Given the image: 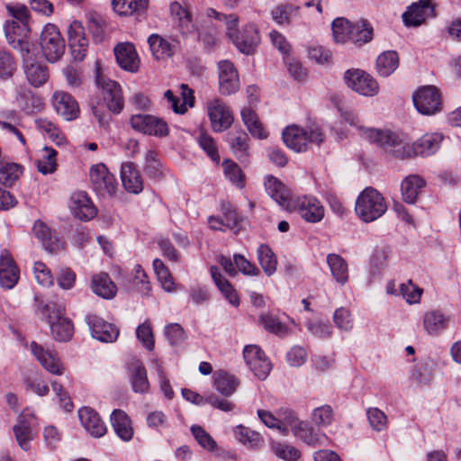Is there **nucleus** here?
<instances>
[{
  "label": "nucleus",
  "instance_id": "1",
  "mask_svg": "<svg viewBox=\"0 0 461 461\" xmlns=\"http://www.w3.org/2000/svg\"><path fill=\"white\" fill-rule=\"evenodd\" d=\"M442 140L441 133H427L410 146L390 131H376V145L384 152L399 158H409L411 155H432L439 149Z\"/></svg>",
  "mask_w": 461,
  "mask_h": 461
},
{
  "label": "nucleus",
  "instance_id": "2",
  "mask_svg": "<svg viewBox=\"0 0 461 461\" xmlns=\"http://www.w3.org/2000/svg\"><path fill=\"white\" fill-rule=\"evenodd\" d=\"M331 29L336 43L350 42L357 47H361L373 39L372 24L364 18L352 23L347 18L338 17L332 22Z\"/></svg>",
  "mask_w": 461,
  "mask_h": 461
},
{
  "label": "nucleus",
  "instance_id": "3",
  "mask_svg": "<svg viewBox=\"0 0 461 461\" xmlns=\"http://www.w3.org/2000/svg\"><path fill=\"white\" fill-rule=\"evenodd\" d=\"M39 312L46 318L50 326L53 338L58 341L69 340L74 333V326L68 318L64 317L65 306L57 302H43L38 304Z\"/></svg>",
  "mask_w": 461,
  "mask_h": 461
},
{
  "label": "nucleus",
  "instance_id": "4",
  "mask_svg": "<svg viewBox=\"0 0 461 461\" xmlns=\"http://www.w3.org/2000/svg\"><path fill=\"white\" fill-rule=\"evenodd\" d=\"M282 137L285 144L296 152L306 151L309 143L320 145L323 141V133L319 127L305 130L295 124L287 126Z\"/></svg>",
  "mask_w": 461,
  "mask_h": 461
},
{
  "label": "nucleus",
  "instance_id": "5",
  "mask_svg": "<svg viewBox=\"0 0 461 461\" xmlns=\"http://www.w3.org/2000/svg\"><path fill=\"white\" fill-rule=\"evenodd\" d=\"M89 176L91 186L98 196L106 198L116 194L118 187L116 178L104 164L99 163L92 166Z\"/></svg>",
  "mask_w": 461,
  "mask_h": 461
},
{
  "label": "nucleus",
  "instance_id": "6",
  "mask_svg": "<svg viewBox=\"0 0 461 461\" xmlns=\"http://www.w3.org/2000/svg\"><path fill=\"white\" fill-rule=\"evenodd\" d=\"M412 102L416 110L423 115H434L442 109L440 92L434 86L418 88L412 95Z\"/></svg>",
  "mask_w": 461,
  "mask_h": 461
},
{
  "label": "nucleus",
  "instance_id": "7",
  "mask_svg": "<svg viewBox=\"0 0 461 461\" xmlns=\"http://www.w3.org/2000/svg\"><path fill=\"white\" fill-rule=\"evenodd\" d=\"M40 44L43 56L50 62H56L64 54L65 42L54 24L49 23L44 26Z\"/></svg>",
  "mask_w": 461,
  "mask_h": 461
},
{
  "label": "nucleus",
  "instance_id": "8",
  "mask_svg": "<svg viewBox=\"0 0 461 461\" xmlns=\"http://www.w3.org/2000/svg\"><path fill=\"white\" fill-rule=\"evenodd\" d=\"M95 82L97 86L102 89L107 108L113 113H120L124 106L120 85L113 80L103 77L99 69L96 70Z\"/></svg>",
  "mask_w": 461,
  "mask_h": 461
},
{
  "label": "nucleus",
  "instance_id": "9",
  "mask_svg": "<svg viewBox=\"0 0 461 461\" xmlns=\"http://www.w3.org/2000/svg\"><path fill=\"white\" fill-rule=\"evenodd\" d=\"M289 212H297L307 222L316 223L324 217V207L321 202L310 195H303L294 198Z\"/></svg>",
  "mask_w": 461,
  "mask_h": 461
},
{
  "label": "nucleus",
  "instance_id": "10",
  "mask_svg": "<svg viewBox=\"0 0 461 461\" xmlns=\"http://www.w3.org/2000/svg\"><path fill=\"white\" fill-rule=\"evenodd\" d=\"M131 127L143 134L163 138L168 135L167 123L151 114H135L131 118Z\"/></svg>",
  "mask_w": 461,
  "mask_h": 461
},
{
  "label": "nucleus",
  "instance_id": "11",
  "mask_svg": "<svg viewBox=\"0 0 461 461\" xmlns=\"http://www.w3.org/2000/svg\"><path fill=\"white\" fill-rule=\"evenodd\" d=\"M29 32L28 23L12 20L7 21L5 24V33L8 43L14 49L23 53V56L28 55L30 52L31 44L27 40Z\"/></svg>",
  "mask_w": 461,
  "mask_h": 461
},
{
  "label": "nucleus",
  "instance_id": "12",
  "mask_svg": "<svg viewBox=\"0 0 461 461\" xmlns=\"http://www.w3.org/2000/svg\"><path fill=\"white\" fill-rule=\"evenodd\" d=\"M243 357L246 364L258 379L265 380L268 376L272 365L258 346H246L243 349Z\"/></svg>",
  "mask_w": 461,
  "mask_h": 461
},
{
  "label": "nucleus",
  "instance_id": "13",
  "mask_svg": "<svg viewBox=\"0 0 461 461\" xmlns=\"http://www.w3.org/2000/svg\"><path fill=\"white\" fill-rule=\"evenodd\" d=\"M435 5L431 0H419L413 3L402 14V21L406 26L417 27L422 24L427 19L434 18Z\"/></svg>",
  "mask_w": 461,
  "mask_h": 461
},
{
  "label": "nucleus",
  "instance_id": "14",
  "mask_svg": "<svg viewBox=\"0 0 461 461\" xmlns=\"http://www.w3.org/2000/svg\"><path fill=\"white\" fill-rule=\"evenodd\" d=\"M344 81L348 87L364 96H372L375 92L373 77L359 68L348 69L344 73Z\"/></svg>",
  "mask_w": 461,
  "mask_h": 461
},
{
  "label": "nucleus",
  "instance_id": "15",
  "mask_svg": "<svg viewBox=\"0 0 461 461\" xmlns=\"http://www.w3.org/2000/svg\"><path fill=\"white\" fill-rule=\"evenodd\" d=\"M207 110L212 130L215 132H221L232 124V114L221 100L216 98L208 102Z\"/></svg>",
  "mask_w": 461,
  "mask_h": 461
},
{
  "label": "nucleus",
  "instance_id": "16",
  "mask_svg": "<svg viewBox=\"0 0 461 461\" xmlns=\"http://www.w3.org/2000/svg\"><path fill=\"white\" fill-rule=\"evenodd\" d=\"M219 90L221 95L235 94L240 88L238 71L230 60H221L218 63Z\"/></svg>",
  "mask_w": 461,
  "mask_h": 461
},
{
  "label": "nucleus",
  "instance_id": "17",
  "mask_svg": "<svg viewBox=\"0 0 461 461\" xmlns=\"http://www.w3.org/2000/svg\"><path fill=\"white\" fill-rule=\"evenodd\" d=\"M35 415L29 409H25L18 417L17 424L14 426V433L21 448L28 450L30 442L33 439L32 425Z\"/></svg>",
  "mask_w": 461,
  "mask_h": 461
},
{
  "label": "nucleus",
  "instance_id": "18",
  "mask_svg": "<svg viewBox=\"0 0 461 461\" xmlns=\"http://www.w3.org/2000/svg\"><path fill=\"white\" fill-rule=\"evenodd\" d=\"M116 61L123 70L135 73L140 68V58L132 43L121 42L114 47Z\"/></svg>",
  "mask_w": 461,
  "mask_h": 461
},
{
  "label": "nucleus",
  "instance_id": "19",
  "mask_svg": "<svg viewBox=\"0 0 461 461\" xmlns=\"http://www.w3.org/2000/svg\"><path fill=\"white\" fill-rule=\"evenodd\" d=\"M55 111L67 121L78 117L80 109L77 100L68 93L56 91L52 96Z\"/></svg>",
  "mask_w": 461,
  "mask_h": 461
},
{
  "label": "nucleus",
  "instance_id": "20",
  "mask_svg": "<svg viewBox=\"0 0 461 461\" xmlns=\"http://www.w3.org/2000/svg\"><path fill=\"white\" fill-rule=\"evenodd\" d=\"M231 42L243 54H253L260 42L258 30L255 24L245 25L233 38Z\"/></svg>",
  "mask_w": 461,
  "mask_h": 461
},
{
  "label": "nucleus",
  "instance_id": "21",
  "mask_svg": "<svg viewBox=\"0 0 461 461\" xmlns=\"http://www.w3.org/2000/svg\"><path fill=\"white\" fill-rule=\"evenodd\" d=\"M30 348L33 356L47 371L58 375L63 374V366L55 351L45 348L34 341L31 343Z\"/></svg>",
  "mask_w": 461,
  "mask_h": 461
},
{
  "label": "nucleus",
  "instance_id": "22",
  "mask_svg": "<svg viewBox=\"0 0 461 461\" xmlns=\"http://www.w3.org/2000/svg\"><path fill=\"white\" fill-rule=\"evenodd\" d=\"M68 44L74 59L82 61L86 55L88 41L78 21H74L68 28Z\"/></svg>",
  "mask_w": 461,
  "mask_h": 461
},
{
  "label": "nucleus",
  "instance_id": "23",
  "mask_svg": "<svg viewBox=\"0 0 461 461\" xmlns=\"http://www.w3.org/2000/svg\"><path fill=\"white\" fill-rule=\"evenodd\" d=\"M86 321L92 337L102 342H113L119 335V330L114 325L106 322L95 315L87 316Z\"/></svg>",
  "mask_w": 461,
  "mask_h": 461
},
{
  "label": "nucleus",
  "instance_id": "24",
  "mask_svg": "<svg viewBox=\"0 0 461 461\" xmlns=\"http://www.w3.org/2000/svg\"><path fill=\"white\" fill-rule=\"evenodd\" d=\"M69 208L73 215L81 221H89L97 212L91 199L85 192H77L71 195Z\"/></svg>",
  "mask_w": 461,
  "mask_h": 461
},
{
  "label": "nucleus",
  "instance_id": "25",
  "mask_svg": "<svg viewBox=\"0 0 461 461\" xmlns=\"http://www.w3.org/2000/svg\"><path fill=\"white\" fill-rule=\"evenodd\" d=\"M78 418L85 429L94 438L103 437L107 428L99 414L90 407H82L78 410Z\"/></svg>",
  "mask_w": 461,
  "mask_h": 461
},
{
  "label": "nucleus",
  "instance_id": "26",
  "mask_svg": "<svg viewBox=\"0 0 461 461\" xmlns=\"http://www.w3.org/2000/svg\"><path fill=\"white\" fill-rule=\"evenodd\" d=\"M265 187L267 194L280 206L285 210L291 209V205L294 200L290 190L276 177L268 176L265 182Z\"/></svg>",
  "mask_w": 461,
  "mask_h": 461
},
{
  "label": "nucleus",
  "instance_id": "27",
  "mask_svg": "<svg viewBox=\"0 0 461 461\" xmlns=\"http://www.w3.org/2000/svg\"><path fill=\"white\" fill-rule=\"evenodd\" d=\"M128 375L134 393L143 394L149 392V383L147 371L140 359H131L128 365Z\"/></svg>",
  "mask_w": 461,
  "mask_h": 461
},
{
  "label": "nucleus",
  "instance_id": "28",
  "mask_svg": "<svg viewBox=\"0 0 461 461\" xmlns=\"http://www.w3.org/2000/svg\"><path fill=\"white\" fill-rule=\"evenodd\" d=\"M32 231L50 253H58L64 249V243L52 233L51 230L41 221H36Z\"/></svg>",
  "mask_w": 461,
  "mask_h": 461
},
{
  "label": "nucleus",
  "instance_id": "29",
  "mask_svg": "<svg viewBox=\"0 0 461 461\" xmlns=\"http://www.w3.org/2000/svg\"><path fill=\"white\" fill-rule=\"evenodd\" d=\"M18 279L19 270L12 256L7 251H3L0 257V285L6 289H12Z\"/></svg>",
  "mask_w": 461,
  "mask_h": 461
},
{
  "label": "nucleus",
  "instance_id": "30",
  "mask_svg": "<svg viewBox=\"0 0 461 461\" xmlns=\"http://www.w3.org/2000/svg\"><path fill=\"white\" fill-rule=\"evenodd\" d=\"M355 210L363 221H375V189L373 187H366L360 193Z\"/></svg>",
  "mask_w": 461,
  "mask_h": 461
},
{
  "label": "nucleus",
  "instance_id": "31",
  "mask_svg": "<svg viewBox=\"0 0 461 461\" xmlns=\"http://www.w3.org/2000/svg\"><path fill=\"white\" fill-rule=\"evenodd\" d=\"M121 178L127 192L137 194L142 191L143 181L134 163L125 162L122 165Z\"/></svg>",
  "mask_w": 461,
  "mask_h": 461
},
{
  "label": "nucleus",
  "instance_id": "32",
  "mask_svg": "<svg viewBox=\"0 0 461 461\" xmlns=\"http://www.w3.org/2000/svg\"><path fill=\"white\" fill-rule=\"evenodd\" d=\"M111 424L115 434L123 441H130L134 434L131 420L122 410H114L111 414Z\"/></svg>",
  "mask_w": 461,
  "mask_h": 461
},
{
  "label": "nucleus",
  "instance_id": "33",
  "mask_svg": "<svg viewBox=\"0 0 461 461\" xmlns=\"http://www.w3.org/2000/svg\"><path fill=\"white\" fill-rule=\"evenodd\" d=\"M148 43L156 59H165L172 57L177 47V41L171 42L156 33L148 38Z\"/></svg>",
  "mask_w": 461,
  "mask_h": 461
},
{
  "label": "nucleus",
  "instance_id": "34",
  "mask_svg": "<svg viewBox=\"0 0 461 461\" xmlns=\"http://www.w3.org/2000/svg\"><path fill=\"white\" fill-rule=\"evenodd\" d=\"M293 433L296 438L312 447L323 446L325 445V440H327L323 433L316 430L305 421L298 423V426L294 427Z\"/></svg>",
  "mask_w": 461,
  "mask_h": 461
},
{
  "label": "nucleus",
  "instance_id": "35",
  "mask_svg": "<svg viewBox=\"0 0 461 461\" xmlns=\"http://www.w3.org/2000/svg\"><path fill=\"white\" fill-rule=\"evenodd\" d=\"M449 317L438 310L428 312L423 316V326L430 336H438L445 330L449 324Z\"/></svg>",
  "mask_w": 461,
  "mask_h": 461
},
{
  "label": "nucleus",
  "instance_id": "36",
  "mask_svg": "<svg viewBox=\"0 0 461 461\" xmlns=\"http://www.w3.org/2000/svg\"><path fill=\"white\" fill-rule=\"evenodd\" d=\"M92 291L104 299H112L116 295V285L106 273L94 275L91 280Z\"/></svg>",
  "mask_w": 461,
  "mask_h": 461
},
{
  "label": "nucleus",
  "instance_id": "37",
  "mask_svg": "<svg viewBox=\"0 0 461 461\" xmlns=\"http://www.w3.org/2000/svg\"><path fill=\"white\" fill-rule=\"evenodd\" d=\"M425 185V180L418 175L406 176L401 185L403 200L408 203H414Z\"/></svg>",
  "mask_w": 461,
  "mask_h": 461
},
{
  "label": "nucleus",
  "instance_id": "38",
  "mask_svg": "<svg viewBox=\"0 0 461 461\" xmlns=\"http://www.w3.org/2000/svg\"><path fill=\"white\" fill-rule=\"evenodd\" d=\"M249 138L244 131H237L227 134V141L238 159H244L249 155Z\"/></svg>",
  "mask_w": 461,
  "mask_h": 461
},
{
  "label": "nucleus",
  "instance_id": "39",
  "mask_svg": "<svg viewBox=\"0 0 461 461\" xmlns=\"http://www.w3.org/2000/svg\"><path fill=\"white\" fill-rule=\"evenodd\" d=\"M113 10L120 15H141L149 5V0H113Z\"/></svg>",
  "mask_w": 461,
  "mask_h": 461
},
{
  "label": "nucleus",
  "instance_id": "40",
  "mask_svg": "<svg viewBox=\"0 0 461 461\" xmlns=\"http://www.w3.org/2000/svg\"><path fill=\"white\" fill-rule=\"evenodd\" d=\"M327 264L336 282L344 285L348 280V267L346 260L338 254L330 253L327 256Z\"/></svg>",
  "mask_w": 461,
  "mask_h": 461
},
{
  "label": "nucleus",
  "instance_id": "41",
  "mask_svg": "<svg viewBox=\"0 0 461 461\" xmlns=\"http://www.w3.org/2000/svg\"><path fill=\"white\" fill-rule=\"evenodd\" d=\"M210 271L215 285L221 292L223 296L233 306H239L240 298L237 294V292L234 290L230 283L220 273L219 268L217 267H211Z\"/></svg>",
  "mask_w": 461,
  "mask_h": 461
},
{
  "label": "nucleus",
  "instance_id": "42",
  "mask_svg": "<svg viewBox=\"0 0 461 461\" xmlns=\"http://www.w3.org/2000/svg\"><path fill=\"white\" fill-rule=\"evenodd\" d=\"M399 66V57L396 51L387 50L376 58V73L381 77L393 74Z\"/></svg>",
  "mask_w": 461,
  "mask_h": 461
},
{
  "label": "nucleus",
  "instance_id": "43",
  "mask_svg": "<svg viewBox=\"0 0 461 461\" xmlns=\"http://www.w3.org/2000/svg\"><path fill=\"white\" fill-rule=\"evenodd\" d=\"M241 118L253 137L260 140L267 138V132L259 122L257 113L250 107H244L241 110Z\"/></svg>",
  "mask_w": 461,
  "mask_h": 461
},
{
  "label": "nucleus",
  "instance_id": "44",
  "mask_svg": "<svg viewBox=\"0 0 461 461\" xmlns=\"http://www.w3.org/2000/svg\"><path fill=\"white\" fill-rule=\"evenodd\" d=\"M239 381L234 375L224 371H217L213 375V386L224 396H230L237 389Z\"/></svg>",
  "mask_w": 461,
  "mask_h": 461
},
{
  "label": "nucleus",
  "instance_id": "45",
  "mask_svg": "<svg viewBox=\"0 0 461 461\" xmlns=\"http://www.w3.org/2000/svg\"><path fill=\"white\" fill-rule=\"evenodd\" d=\"M172 15L178 20V28L183 35H188L194 32V25L191 19L189 11L183 7L179 3L174 2L170 5Z\"/></svg>",
  "mask_w": 461,
  "mask_h": 461
},
{
  "label": "nucleus",
  "instance_id": "46",
  "mask_svg": "<svg viewBox=\"0 0 461 461\" xmlns=\"http://www.w3.org/2000/svg\"><path fill=\"white\" fill-rule=\"evenodd\" d=\"M258 259L264 273L270 276L276 270L277 260L273 250L266 244H261L258 249Z\"/></svg>",
  "mask_w": 461,
  "mask_h": 461
},
{
  "label": "nucleus",
  "instance_id": "47",
  "mask_svg": "<svg viewBox=\"0 0 461 461\" xmlns=\"http://www.w3.org/2000/svg\"><path fill=\"white\" fill-rule=\"evenodd\" d=\"M25 75L29 83L35 87L42 86L49 78L48 68L40 63L26 64Z\"/></svg>",
  "mask_w": 461,
  "mask_h": 461
},
{
  "label": "nucleus",
  "instance_id": "48",
  "mask_svg": "<svg viewBox=\"0 0 461 461\" xmlns=\"http://www.w3.org/2000/svg\"><path fill=\"white\" fill-rule=\"evenodd\" d=\"M236 438L242 444L251 447V448H259L264 440L261 435L256 431L249 429L247 427L242 425H239L236 427L235 430Z\"/></svg>",
  "mask_w": 461,
  "mask_h": 461
},
{
  "label": "nucleus",
  "instance_id": "49",
  "mask_svg": "<svg viewBox=\"0 0 461 461\" xmlns=\"http://www.w3.org/2000/svg\"><path fill=\"white\" fill-rule=\"evenodd\" d=\"M57 151L50 147H44L41 149V158L37 160L38 170L44 174H51L57 169Z\"/></svg>",
  "mask_w": 461,
  "mask_h": 461
},
{
  "label": "nucleus",
  "instance_id": "50",
  "mask_svg": "<svg viewBox=\"0 0 461 461\" xmlns=\"http://www.w3.org/2000/svg\"><path fill=\"white\" fill-rule=\"evenodd\" d=\"M22 174V167L16 163H0V185L12 186Z\"/></svg>",
  "mask_w": 461,
  "mask_h": 461
},
{
  "label": "nucleus",
  "instance_id": "51",
  "mask_svg": "<svg viewBox=\"0 0 461 461\" xmlns=\"http://www.w3.org/2000/svg\"><path fill=\"white\" fill-rule=\"evenodd\" d=\"M260 324L268 332L278 336H285L288 333V328L283 324L278 318L270 314L263 313L259 316Z\"/></svg>",
  "mask_w": 461,
  "mask_h": 461
},
{
  "label": "nucleus",
  "instance_id": "52",
  "mask_svg": "<svg viewBox=\"0 0 461 461\" xmlns=\"http://www.w3.org/2000/svg\"><path fill=\"white\" fill-rule=\"evenodd\" d=\"M271 448L276 456L285 461H297L301 457L299 449L285 443L274 442Z\"/></svg>",
  "mask_w": 461,
  "mask_h": 461
},
{
  "label": "nucleus",
  "instance_id": "53",
  "mask_svg": "<svg viewBox=\"0 0 461 461\" xmlns=\"http://www.w3.org/2000/svg\"><path fill=\"white\" fill-rule=\"evenodd\" d=\"M192 435L197 443L208 451H215L217 449V443L212 437L199 425H193L190 429Z\"/></svg>",
  "mask_w": 461,
  "mask_h": 461
},
{
  "label": "nucleus",
  "instance_id": "54",
  "mask_svg": "<svg viewBox=\"0 0 461 461\" xmlns=\"http://www.w3.org/2000/svg\"><path fill=\"white\" fill-rule=\"evenodd\" d=\"M226 177L237 187L244 186V175L240 167L233 161L226 159L222 163Z\"/></svg>",
  "mask_w": 461,
  "mask_h": 461
},
{
  "label": "nucleus",
  "instance_id": "55",
  "mask_svg": "<svg viewBox=\"0 0 461 461\" xmlns=\"http://www.w3.org/2000/svg\"><path fill=\"white\" fill-rule=\"evenodd\" d=\"M104 25L105 23L100 15L96 14H87V27L96 42H101L104 39Z\"/></svg>",
  "mask_w": 461,
  "mask_h": 461
},
{
  "label": "nucleus",
  "instance_id": "56",
  "mask_svg": "<svg viewBox=\"0 0 461 461\" xmlns=\"http://www.w3.org/2000/svg\"><path fill=\"white\" fill-rule=\"evenodd\" d=\"M297 10L298 7L293 5H280L272 10L271 16L279 25L289 24L291 23V15Z\"/></svg>",
  "mask_w": 461,
  "mask_h": 461
},
{
  "label": "nucleus",
  "instance_id": "57",
  "mask_svg": "<svg viewBox=\"0 0 461 461\" xmlns=\"http://www.w3.org/2000/svg\"><path fill=\"white\" fill-rule=\"evenodd\" d=\"M400 292L409 304H414L420 303L423 290L409 280L400 285Z\"/></svg>",
  "mask_w": 461,
  "mask_h": 461
},
{
  "label": "nucleus",
  "instance_id": "58",
  "mask_svg": "<svg viewBox=\"0 0 461 461\" xmlns=\"http://www.w3.org/2000/svg\"><path fill=\"white\" fill-rule=\"evenodd\" d=\"M136 336L144 348L149 351L153 350L155 341L152 328L149 321H146L138 326L136 330Z\"/></svg>",
  "mask_w": 461,
  "mask_h": 461
},
{
  "label": "nucleus",
  "instance_id": "59",
  "mask_svg": "<svg viewBox=\"0 0 461 461\" xmlns=\"http://www.w3.org/2000/svg\"><path fill=\"white\" fill-rule=\"evenodd\" d=\"M221 207L224 217L225 227L231 230L235 229L241 221L242 218L229 202H222Z\"/></svg>",
  "mask_w": 461,
  "mask_h": 461
},
{
  "label": "nucleus",
  "instance_id": "60",
  "mask_svg": "<svg viewBox=\"0 0 461 461\" xmlns=\"http://www.w3.org/2000/svg\"><path fill=\"white\" fill-rule=\"evenodd\" d=\"M198 143L212 161L217 163L220 161L218 149L212 137L205 132H202L198 137Z\"/></svg>",
  "mask_w": 461,
  "mask_h": 461
},
{
  "label": "nucleus",
  "instance_id": "61",
  "mask_svg": "<svg viewBox=\"0 0 461 461\" xmlns=\"http://www.w3.org/2000/svg\"><path fill=\"white\" fill-rule=\"evenodd\" d=\"M312 419L318 426L330 425L333 420V411L330 405L315 408L312 411Z\"/></svg>",
  "mask_w": 461,
  "mask_h": 461
},
{
  "label": "nucleus",
  "instance_id": "62",
  "mask_svg": "<svg viewBox=\"0 0 461 461\" xmlns=\"http://www.w3.org/2000/svg\"><path fill=\"white\" fill-rule=\"evenodd\" d=\"M33 273L37 282L42 286H50L53 285L54 278L50 270L42 262H35L33 266Z\"/></svg>",
  "mask_w": 461,
  "mask_h": 461
},
{
  "label": "nucleus",
  "instance_id": "63",
  "mask_svg": "<svg viewBox=\"0 0 461 461\" xmlns=\"http://www.w3.org/2000/svg\"><path fill=\"white\" fill-rule=\"evenodd\" d=\"M165 335L172 346H177L185 339L184 329L177 323H171L165 327Z\"/></svg>",
  "mask_w": 461,
  "mask_h": 461
},
{
  "label": "nucleus",
  "instance_id": "64",
  "mask_svg": "<svg viewBox=\"0 0 461 461\" xmlns=\"http://www.w3.org/2000/svg\"><path fill=\"white\" fill-rule=\"evenodd\" d=\"M333 321L336 326L340 330H349L353 327L351 313L344 307L339 308L335 311Z\"/></svg>",
  "mask_w": 461,
  "mask_h": 461
}]
</instances>
